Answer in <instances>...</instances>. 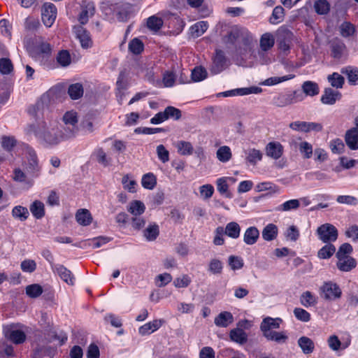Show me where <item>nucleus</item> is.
I'll list each match as a JSON object with an SVG mask.
<instances>
[{"instance_id":"obj_1","label":"nucleus","mask_w":358,"mask_h":358,"mask_svg":"<svg viewBox=\"0 0 358 358\" xmlns=\"http://www.w3.org/2000/svg\"><path fill=\"white\" fill-rule=\"evenodd\" d=\"M24 131L27 135L34 134L37 141L44 147L57 145L73 135V130L67 134H62L57 122H47L45 120L28 124Z\"/></svg>"},{"instance_id":"obj_2","label":"nucleus","mask_w":358,"mask_h":358,"mask_svg":"<svg viewBox=\"0 0 358 358\" xmlns=\"http://www.w3.org/2000/svg\"><path fill=\"white\" fill-rule=\"evenodd\" d=\"M223 42L227 45L234 47L237 56L242 57L246 53L250 45V38L249 33L245 29L238 26H233L228 30L227 34L223 37Z\"/></svg>"},{"instance_id":"obj_3","label":"nucleus","mask_w":358,"mask_h":358,"mask_svg":"<svg viewBox=\"0 0 358 358\" xmlns=\"http://www.w3.org/2000/svg\"><path fill=\"white\" fill-rule=\"evenodd\" d=\"M22 165L24 171L31 178H36L41 175V167L39 165L36 152L33 148L27 147L26 157Z\"/></svg>"},{"instance_id":"obj_4","label":"nucleus","mask_w":358,"mask_h":358,"mask_svg":"<svg viewBox=\"0 0 358 358\" xmlns=\"http://www.w3.org/2000/svg\"><path fill=\"white\" fill-rule=\"evenodd\" d=\"M52 47L47 42H41L35 46V59L47 68L54 66V61L52 59Z\"/></svg>"},{"instance_id":"obj_5","label":"nucleus","mask_w":358,"mask_h":358,"mask_svg":"<svg viewBox=\"0 0 358 358\" xmlns=\"http://www.w3.org/2000/svg\"><path fill=\"white\" fill-rule=\"evenodd\" d=\"M320 296L327 301H335L341 297L340 287L332 281H327L320 288Z\"/></svg>"},{"instance_id":"obj_6","label":"nucleus","mask_w":358,"mask_h":358,"mask_svg":"<svg viewBox=\"0 0 358 358\" xmlns=\"http://www.w3.org/2000/svg\"><path fill=\"white\" fill-rule=\"evenodd\" d=\"M293 38V32L285 27H280L276 31L278 48L285 53L289 51Z\"/></svg>"},{"instance_id":"obj_7","label":"nucleus","mask_w":358,"mask_h":358,"mask_svg":"<svg viewBox=\"0 0 358 358\" xmlns=\"http://www.w3.org/2000/svg\"><path fill=\"white\" fill-rule=\"evenodd\" d=\"M317 234L320 241L324 243L334 242L338 238V230L331 224L326 223L320 226L317 229Z\"/></svg>"},{"instance_id":"obj_8","label":"nucleus","mask_w":358,"mask_h":358,"mask_svg":"<svg viewBox=\"0 0 358 358\" xmlns=\"http://www.w3.org/2000/svg\"><path fill=\"white\" fill-rule=\"evenodd\" d=\"M227 59L224 52L221 50H216L215 55L213 57V62L210 69L213 75L222 72L227 67Z\"/></svg>"},{"instance_id":"obj_9","label":"nucleus","mask_w":358,"mask_h":358,"mask_svg":"<svg viewBox=\"0 0 358 358\" xmlns=\"http://www.w3.org/2000/svg\"><path fill=\"white\" fill-rule=\"evenodd\" d=\"M57 8L52 3H45L41 8V18L44 25L50 27L55 21L57 17Z\"/></svg>"},{"instance_id":"obj_10","label":"nucleus","mask_w":358,"mask_h":358,"mask_svg":"<svg viewBox=\"0 0 358 358\" xmlns=\"http://www.w3.org/2000/svg\"><path fill=\"white\" fill-rule=\"evenodd\" d=\"M329 48L331 56L336 60H340L347 55V47L345 43L338 38H335L330 41Z\"/></svg>"},{"instance_id":"obj_11","label":"nucleus","mask_w":358,"mask_h":358,"mask_svg":"<svg viewBox=\"0 0 358 358\" xmlns=\"http://www.w3.org/2000/svg\"><path fill=\"white\" fill-rule=\"evenodd\" d=\"M289 127L296 131L302 132L320 131L322 130V125L320 123L296 121L290 123Z\"/></svg>"},{"instance_id":"obj_12","label":"nucleus","mask_w":358,"mask_h":358,"mask_svg":"<svg viewBox=\"0 0 358 358\" xmlns=\"http://www.w3.org/2000/svg\"><path fill=\"white\" fill-rule=\"evenodd\" d=\"M53 272L56 273L62 280L69 285L74 284L75 278L71 271L62 264L52 265Z\"/></svg>"},{"instance_id":"obj_13","label":"nucleus","mask_w":358,"mask_h":358,"mask_svg":"<svg viewBox=\"0 0 358 358\" xmlns=\"http://www.w3.org/2000/svg\"><path fill=\"white\" fill-rule=\"evenodd\" d=\"M76 38L79 40L80 45L84 49H88L92 46L93 42L90 32L83 27H78L76 29Z\"/></svg>"},{"instance_id":"obj_14","label":"nucleus","mask_w":358,"mask_h":358,"mask_svg":"<svg viewBox=\"0 0 358 358\" xmlns=\"http://www.w3.org/2000/svg\"><path fill=\"white\" fill-rule=\"evenodd\" d=\"M164 320H154L152 322H149L138 329V334L141 336L150 335L154 331L159 329L164 324Z\"/></svg>"},{"instance_id":"obj_15","label":"nucleus","mask_w":358,"mask_h":358,"mask_svg":"<svg viewBox=\"0 0 358 358\" xmlns=\"http://www.w3.org/2000/svg\"><path fill=\"white\" fill-rule=\"evenodd\" d=\"M282 322V320L280 317L272 318L267 317L262 320L260 324V329L263 334L273 331V329H278L280 327V324Z\"/></svg>"},{"instance_id":"obj_16","label":"nucleus","mask_w":358,"mask_h":358,"mask_svg":"<svg viewBox=\"0 0 358 358\" xmlns=\"http://www.w3.org/2000/svg\"><path fill=\"white\" fill-rule=\"evenodd\" d=\"M266 152L267 156L278 159L283 154V146L277 141L270 142L266 146Z\"/></svg>"},{"instance_id":"obj_17","label":"nucleus","mask_w":358,"mask_h":358,"mask_svg":"<svg viewBox=\"0 0 358 358\" xmlns=\"http://www.w3.org/2000/svg\"><path fill=\"white\" fill-rule=\"evenodd\" d=\"M341 93L330 87L326 88L321 96V101L327 105H333L341 98Z\"/></svg>"},{"instance_id":"obj_18","label":"nucleus","mask_w":358,"mask_h":358,"mask_svg":"<svg viewBox=\"0 0 358 358\" xmlns=\"http://www.w3.org/2000/svg\"><path fill=\"white\" fill-rule=\"evenodd\" d=\"M5 336L15 344L23 343L26 340L25 333L20 329H8L4 331Z\"/></svg>"},{"instance_id":"obj_19","label":"nucleus","mask_w":358,"mask_h":358,"mask_svg":"<svg viewBox=\"0 0 358 358\" xmlns=\"http://www.w3.org/2000/svg\"><path fill=\"white\" fill-rule=\"evenodd\" d=\"M336 266L341 271L350 272L357 266V261L352 257L338 259Z\"/></svg>"},{"instance_id":"obj_20","label":"nucleus","mask_w":358,"mask_h":358,"mask_svg":"<svg viewBox=\"0 0 358 358\" xmlns=\"http://www.w3.org/2000/svg\"><path fill=\"white\" fill-rule=\"evenodd\" d=\"M234 316L229 311H223L218 314L214 320L215 324L218 327H227L233 323Z\"/></svg>"},{"instance_id":"obj_21","label":"nucleus","mask_w":358,"mask_h":358,"mask_svg":"<svg viewBox=\"0 0 358 358\" xmlns=\"http://www.w3.org/2000/svg\"><path fill=\"white\" fill-rule=\"evenodd\" d=\"M95 7L93 3H87L82 6V10L80 13L78 20L82 24L87 23L89 18L94 15Z\"/></svg>"},{"instance_id":"obj_22","label":"nucleus","mask_w":358,"mask_h":358,"mask_svg":"<svg viewBox=\"0 0 358 358\" xmlns=\"http://www.w3.org/2000/svg\"><path fill=\"white\" fill-rule=\"evenodd\" d=\"M259 238V231L256 227H248L243 234V241L245 244L252 245Z\"/></svg>"},{"instance_id":"obj_23","label":"nucleus","mask_w":358,"mask_h":358,"mask_svg":"<svg viewBox=\"0 0 358 358\" xmlns=\"http://www.w3.org/2000/svg\"><path fill=\"white\" fill-rule=\"evenodd\" d=\"M341 73L347 76L348 82L352 85H358V68L348 66L342 68Z\"/></svg>"},{"instance_id":"obj_24","label":"nucleus","mask_w":358,"mask_h":358,"mask_svg":"<svg viewBox=\"0 0 358 358\" xmlns=\"http://www.w3.org/2000/svg\"><path fill=\"white\" fill-rule=\"evenodd\" d=\"M301 89L305 96H314L317 95L320 92L318 84L310 80L303 82Z\"/></svg>"},{"instance_id":"obj_25","label":"nucleus","mask_w":358,"mask_h":358,"mask_svg":"<svg viewBox=\"0 0 358 358\" xmlns=\"http://www.w3.org/2000/svg\"><path fill=\"white\" fill-rule=\"evenodd\" d=\"M345 143L350 150H358V131L350 129L345 134Z\"/></svg>"},{"instance_id":"obj_26","label":"nucleus","mask_w":358,"mask_h":358,"mask_svg":"<svg viewBox=\"0 0 358 358\" xmlns=\"http://www.w3.org/2000/svg\"><path fill=\"white\" fill-rule=\"evenodd\" d=\"M275 44V38L271 33L266 32L262 35L259 41L260 48L266 52L271 49Z\"/></svg>"},{"instance_id":"obj_27","label":"nucleus","mask_w":358,"mask_h":358,"mask_svg":"<svg viewBox=\"0 0 358 358\" xmlns=\"http://www.w3.org/2000/svg\"><path fill=\"white\" fill-rule=\"evenodd\" d=\"M77 222L82 226H88L92 222L90 212L87 209H79L76 214Z\"/></svg>"},{"instance_id":"obj_28","label":"nucleus","mask_w":358,"mask_h":358,"mask_svg":"<svg viewBox=\"0 0 358 358\" xmlns=\"http://www.w3.org/2000/svg\"><path fill=\"white\" fill-rule=\"evenodd\" d=\"M29 210L32 215L37 220H40L45 216V206L43 202L38 200L34 201L29 206Z\"/></svg>"},{"instance_id":"obj_29","label":"nucleus","mask_w":358,"mask_h":358,"mask_svg":"<svg viewBox=\"0 0 358 358\" xmlns=\"http://www.w3.org/2000/svg\"><path fill=\"white\" fill-rule=\"evenodd\" d=\"M263 335L268 341H275L279 344L285 343L288 339V336L285 331L278 332L273 331L264 333Z\"/></svg>"},{"instance_id":"obj_30","label":"nucleus","mask_w":358,"mask_h":358,"mask_svg":"<svg viewBox=\"0 0 358 358\" xmlns=\"http://www.w3.org/2000/svg\"><path fill=\"white\" fill-rule=\"evenodd\" d=\"M297 343L302 352L306 355L312 353L315 349L313 341L308 337L301 336L298 339Z\"/></svg>"},{"instance_id":"obj_31","label":"nucleus","mask_w":358,"mask_h":358,"mask_svg":"<svg viewBox=\"0 0 358 358\" xmlns=\"http://www.w3.org/2000/svg\"><path fill=\"white\" fill-rule=\"evenodd\" d=\"M229 336L231 341L241 345L245 344L248 341V334L242 329L231 330Z\"/></svg>"},{"instance_id":"obj_32","label":"nucleus","mask_w":358,"mask_h":358,"mask_svg":"<svg viewBox=\"0 0 358 358\" xmlns=\"http://www.w3.org/2000/svg\"><path fill=\"white\" fill-rule=\"evenodd\" d=\"M224 231L227 236L236 239L240 236L241 227L237 222H231L226 225Z\"/></svg>"},{"instance_id":"obj_33","label":"nucleus","mask_w":358,"mask_h":358,"mask_svg":"<svg viewBox=\"0 0 358 358\" xmlns=\"http://www.w3.org/2000/svg\"><path fill=\"white\" fill-rule=\"evenodd\" d=\"M278 236V227L274 224H267L262 231V238L266 241H271L276 238Z\"/></svg>"},{"instance_id":"obj_34","label":"nucleus","mask_w":358,"mask_h":358,"mask_svg":"<svg viewBox=\"0 0 358 358\" xmlns=\"http://www.w3.org/2000/svg\"><path fill=\"white\" fill-rule=\"evenodd\" d=\"M127 210L133 215H141L145 212V206L142 201L134 200L129 203Z\"/></svg>"},{"instance_id":"obj_35","label":"nucleus","mask_w":358,"mask_h":358,"mask_svg":"<svg viewBox=\"0 0 358 358\" xmlns=\"http://www.w3.org/2000/svg\"><path fill=\"white\" fill-rule=\"evenodd\" d=\"M159 234V226L154 223L150 224L144 231L143 236L148 241H153Z\"/></svg>"},{"instance_id":"obj_36","label":"nucleus","mask_w":358,"mask_h":358,"mask_svg":"<svg viewBox=\"0 0 358 358\" xmlns=\"http://www.w3.org/2000/svg\"><path fill=\"white\" fill-rule=\"evenodd\" d=\"M300 302L302 306L308 308L315 306L317 303V297L310 291H306L301 295Z\"/></svg>"},{"instance_id":"obj_37","label":"nucleus","mask_w":358,"mask_h":358,"mask_svg":"<svg viewBox=\"0 0 358 358\" xmlns=\"http://www.w3.org/2000/svg\"><path fill=\"white\" fill-rule=\"evenodd\" d=\"M245 153L247 155L245 158L247 162L252 165H255L258 162L262 159L263 155L262 152L255 148L249 149L245 151Z\"/></svg>"},{"instance_id":"obj_38","label":"nucleus","mask_w":358,"mask_h":358,"mask_svg":"<svg viewBox=\"0 0 358 358\" xmlns=\"http://www.w3.org/2000/svg\"><path fill=\"white\" fill-rule=\"evenodd\" d=\"M131 4L129 3H125L122 4L119 8L118 10L116 12V16L119 21L120 22H126L129 17V15L131 13Z\"/></svg>"},{"instance_id":"obj_39","label":"nucleus","mask_w":358,"mask_h":358,"mask_svg":"<svg viewBox=\"0 0 358 358\" xmlns=\"http://www.w3.org/2000/svg\"><path fill=\"white\" fill-rule=\"evenodd\" d=\"M336 252V247L331 243H326L317 252V257L322 259H329Z\"/></svg>"},{"instance_id":"obj_40","label":"nucleus","mask_w":358,"mask_h":358,"mask_svg":"<svg viewBox=\"0 0 358 358\" xmlns=\"http://www.w3.org/2000/svg\"><path fill=\"white\" fill-rule=\"evenodd\" d=\"M340 34L344 38L352 36L356 32L355 27L350 22L345 21L339 26Z\"/></svg>"},{"instance_id":"obj_41","label":"nucleus","mask_w":358,"mask_h":358,"mask_svg":"<svg viewBox=\"0 0 358 358\" xmlns=\"http://www.w3.org/2000/svg\"><path fill=\"white\" fill-rule=\"evenodd\" d=\"M83 87L80 83H74L69 85L68 88V94L71 99L73 100L78 99L83 94Z\"/></svg>"},{"instance_id":"obj_42","label":"nucleus","mask_w":358,"mask_h":358,"mask_svg":"<svg viewBox=\"0 0 358 358\" xmlns=\"http://www.w3.org/2000/svg\"><path fill=\"white\" fill-rule=\"evenodd\" d=\"M216 156L221 162L226 163L229 162L232 157L230 148L227 145L220 147L217 150Z\"/></svg>"},{"instance_id":"obj_43","label":"nucleus","mask_w":358,"mask_h":358,"mask_svg":"<svg viewBox=\"0 0 358 358\" xmlns=\"http://www.w3.org/2000/svg\"><path fill=\"white\" fill-rule=\"evenodd\" d=\"M142 186L147 189H153L157 185V178L152 173H148L143 176Z\"/></svg>"},{"instance_id":"obj_44","label":"nucleus","mask_w":358,"mask_h":358,"mask_svg":"<svg viewBox=\"0 0 358 358\" xmlns=\"http://www.w3.org/2000/svg\"><path fill=\"white\" fill-rule=\"evenodd\" d=\"M163 20L156 15H152L147 19V27L153 31H159L163 26Z\"/></svg>"},{"instance_id":"obj_45","label":"nucleus","mask_w":358,"mask_h":358,"mask_svg":"<svg viewBox=\"0 0 358 358\" xmlns=\"http://www.w3.org/2000/svg\"><path fill=\"white\" fill-rule=\"evenodd\" d=\"M208 27L207 22H198L190 27L191 34L194 37L201 36L206 31Z\"/></svg>"},{"instance_id":"obj_46","label":"nucleus","mask_w":358,"mask_h":358,"mask_svg":"<svg viewBox=\"0 0 358 358\" xmlns=\"http://www.w3.org/2000/svg\"><path fill=\"white\" fill-rule=\"evenodd\" d=\"M12 215L13 217L23 222L28 218L29 213L26 207L16 206L12 210Z\"/></svg>"},{"instance_id":"obj_47","label":"nucleus","mask_w":358,"mask_h":358,"mask_svg":"<svg viewBox=\"0 0 358 358\" xmlns=\"http://www.w3.org/2000/svg\"><path fill=\"white\" fill-rule=\"evenodd\" d=\"M94 155L96 157L97 162L104 167L110 165L111 162V158L108 157L106 153L102 148H99L95 150Z\"/></svg>"},{"instance_id":"obj_48","label":"nucleus","mask_w":358,"mask_h":358,"mask_svg":"<svg viewBox=\"0 0 358 358\" xmlns=\"http://www.w3.org/2000/svg\"><path fill=\"white\" fill-rule=\"evenodd\" d=\"M45 97H42L41 100L38 101L34 105L31 106L28 109V113L34 116L36 119H38L41 115H43V110L44 108V103L43 99Z\"/></svg>"},{"instance_id":"obj_49","label":"nucleus","mask_w":358,"mask_h":358,"mask_svg":"<svg viewBox=\"0 0 358 358\" xmlns=\"http://www.w3.org/2000/svg\"><path fill=\"white\" fill-rule=\"evenodd\" d=\"M56 59L57 63L62 67L69 66L71 62L70 53L66 50L59 51Z\"/></svg>"},{"instance_id":"obj_50","label":"nucleus","mask_w":358,"mask_h":358,"mask_svg":"<svg viewBox=\"0 0 358 358\" xmlns=\"http://www.w3.org/2000/svg\"><path fill=\"white\" fill-rule=\"evenodd\" d=\"M208 73L205 68L196 66L192 69L191 73L192 80L194 82H200L206 78Z\"/></svg>"},{"instance_id":"obj_51","label":"nucleus","mask_w":358,"mask_h":358,"mask_svg":"<svg viewBox=\"0 0 358 358\" xmlns=\"http://www.w3.org/2000/svg\"><path fill=\"white\" fill-rule=\"evenodd\" d=\"M327 80L332 87L336 88H342L345 83L344 78L336 72L329 75Z\"/></svg>"},{"instance_id":"obj_52","label":"nucleus","mask_w":358,"mask_h":358,"mask_svg":"<svg viewBox=\"0 0 358 358\" xmlns=\"http://www.w3.org/2000/svg\"><path fill=\"white\" fill-rule=\"evenodd\" d=\"M300 206L299 199L288 200L276 208L278 211H289L297 209Z\"/></svg>"},{"instance_id":"obj_53","label":"nucleus","mask_w":358,"mask_h":358,"mask_svg":"<svg viewBox=\"0 0 358 358\" xmlns=\"http://www.w3.org/2000/svg\"><path fill=\"white\" fill-rule=\"evenodd\" d=\"M208 270L214 275L221 274L223 270V263L218 259H212L209 262Z\"/></svg>"},{"instance_id":"obj_54","label":"nucleus","mask_w":358,"mask_h":358,"mask_svg":"<svg viewBox=\"0 0 358 358\" xmlns=\"http://www.w3.org/2000/svg\"><path fill=\"white\" fill-rule=\"evenodd\" d=\"M283 17L284 8L280 6H278L273 10L272 15L269 18V22L273 24H276L281 22Z\"/></svg>"},{"instance_id":"obj_55","label":"nucleus","mask_w":358,"mask_h":358,"mask_svg":"<svg viewBox=\"0 0 358 358\" xmlns=\"http://www.w3.org/2000/svg\"><path fill=\"white\" fill-rule=\"evenodd\" d=\"M315 12L319 15H325L330 10V4L327 0H317L314 3Z\"/></svg>"},{"instance_id":"obj_56","label":"nucleus","mask_w":358,"mask_h":358,"mask_svg":"<svg viewBox=\"0 0 358 358\" xmlns=\"http://www.w3.org/2000/svg\"><path fill=\"white\" fill-rule=\"evenodd\" d=\"M143 49L144 45L143 42L137 38L132 39L129 43V50L134 55L141 54Z\"/></svg>"},{"instance_id":"obj_57","label":"nucleus","mask_w":358,"mask_h":358,"mask_svg":"<svg viewBox=\"0 0 358 358\" xmlns=\"http://www.w3.org/2000/svg\"><path fill=\"white\" fill-rule=\"evenodd\" d=\"M217 189L221 194H224L227 198H231L232 194L228 191L229 185L227 182V178H220L217 180Z\"/></svg>"},{"instance_id":"obj_58","label":"nucleus","mask_w":358,"mask_h":358,"mask_svg":"<svg viewBox=\"0 0 358 358\" xmlns=\"http://www.w3.org/2000/svg\"><path fill=\"white\" fill-rule=\"evenodd\" d=\"M16 143L17 141L13 136H3L1 138V145L2 148L8 152H10L16 145Z\"/></svg>"},{"instance_id":"obj_59","label":"nucleus","mask_w":358,"mask_h":358,"mask_svg":"<svg viewBox=\"0 0 358 358\" xmlns=\"http://www.w3.org/2000/svg\"><path fill=\"white\" fill-rule=\"evenodd\" d=\"M178 151L182 155H190L193 153V147L189 142L179 141L178 143Z\"/></svg>"},{"instance_id":"obj_60","label":"nucleus","mask_w":358,"mask_h":358,"mask_svg":"<svg viewBox=\"0 0 358 358\" xmlns=\"http://www.w3.org/2000/svg\"><path fill=\"white\" fill-rule=\"evenodd\" d=\"M353 249L352 245L348 243H343L338 248V250L336 253L337 259H341L343 257H350L349 255L352 253Z\"/></svg>"},{"instance_id":"obj_61","label":"nucleus","mask_w":358,"mask_h":358,"mask_svg":"<svg viewBox=\"0 0 358 358\" xmlns=\"http://www.w3.org/2000/svg\"><path fill=\"white\" fill-rule=\"evenodd\" d=\"M43 293V288L38 284H32L26 287V294L31 298H36Z\"/></svg>"},{"instance_id":"obj_62","label":"nucleus","mask_w":358,"mask_h":358,"mask_svg":"<svg viewBox=\"0 0 358 358\" xmlns=\"http://www.w3.org/2000/svg\"><path fill=\"white\" fill-rule=\"evenodd\" d=\"M229 265L234 271L241 269L244 266V262L241 257L231 255L229 257Z\"/></svg>"},{"instance_id":"obj_63","label":"nucleus","mask_w":358,"mask_h":358,"mask_svg":"<svg viewBox=\"0 0 358 358\" xmlns=\"http://www.w3.org/2000/svg\"><path fill=\"white\" fill-rule=\"evenodd\" d=\"M299 150L304 159H310L313 155V146L306 141L300 143Z\"/></svg>"},{"instance_id":"obj_64","label":"nucleus","mask_w":358,"mask_h":358,"mask_svg":"<svg viewBox=\"0 0 358 358\" xmlns=\"http://www.w3.org/2000/svg\"><path fill=\"white\" fill-rule=\"evenodd\" d=\"M294 315L300 321L307 322L310 320V314L301 308H295L294 309Z\"/></svg>"}]
</instances>
